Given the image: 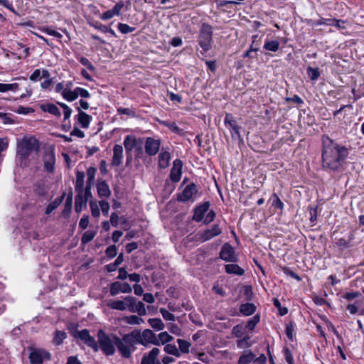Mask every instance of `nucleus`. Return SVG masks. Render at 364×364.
<instances>
[{"label":"nucleus","instance_id":"obj_1","mask_svg":"<svg viewBox=\"0 0 364 364\" xmlns=\"http://www.w3.org/2000/svg\"><path fill=\"white\" fill-rule=\"evenodd\" d=\"M323 167L333 171L338 170L343 165L346 157V150L333 143L326 135L322 136Z\"/></svg>","mask_w":364,"mask_h":364},{"label":"nucleus","instance_id":"obj_2","mask_svg":"<svg viewBox=\"0 0 364 364\" xmlns=\"http://www.w3.org/2000/svg\"><path fill=\"white\" fill-rule=\"evenodd\" d=\"M107 306L114 310L125 311L128 309L132 313L136 312L140 316L146 314L144 304L137 301V299L132 296H127L124 300H112L107 303Z\"/></svg>","mask_w":364,"mask_h":364},{"label":"nucleus","instance_id":"obj_3","mask_svg":"<svg viewBox=\"0 0 364 364\" xmlns=\"http://www.w3.org/2000/svg\"><path fill=\"white\" fill-rule=\"evenodd\" d=\"M117 336L112 333H107L105 331L100 329L97 332L98 350L100 349L107 356L114 354Z\"/></svg>","mask_w":364,"mask_h":364},{"label":"nucleus","instance_id":"obj_4","mask_svg":"<svg viewBox=\"0 0 364 364\" xmlns=\"http://www.w3.org/2000/svg\"><path fill=\"white\" fill-rule=\"evenodd\" d=\"M135 344H141L144 346L150 345L159 346L156 334L150 329H145L143 331L140 330H134L131 332Z\"/></svg>","mask_w":364,"mask_h":364},{"label":"nucleus","instance_id":"obj_5","mask_svg":"<svg viewBox=\"0 0 364 364\" xmlns=\"http://www.w3.org/2000/svg\"><path fill=\"white\" fill-rule=\"evenodd\" d=\"M131 332L125 334L122 338L117 336L116 347L122 357L129 358L135 350V343Z\"/></svg>","mask_w":364,"mask_h":364},{"label":"nucleus","instance_id":"obj_6","mask_svg":"<svg viewBox=\"0 0 364 364\" xmlns=\"http://www.w3.org/2000/svg\"><path fill=\"white\" fill-rule=\"evenodd\" d=\"M38 149V141L33 136L24 137L18 144L17 155L21 159H26L34 151Z\"/></svg>","mask_w":364,"mask_h":364},{"label":"nucleus","instance_id":"obj_7","mask_svg":"<svg viewBox=\"0 0 364 364\" xmlns=\"http://www.w3.org/2000/svg\"><path fill=\"white\" fill-rule=\"evenodd\" d=\"M212 36V26L207 23H203L200 29L198 41L200 48L204 51H207L210 49L213 42Z\"/></svg>","mask_w":364,"mask_h":364},{"label":"nucleus","instance_id":"obj_8","mask_svg":"<svg viewBox=\"0 0 364 364\" xmlns=\"http://www.w3.org/2000/svg\"><path fill=\"white\" fill-rule=\"evenodd\" d=\"M252 287L250 285L238 284L232 290V296L235 301L243 299L251 301L253 299Z\"/></svg>","mask_w":364,"mask_h":364},{"label":"nucleus","instance_id":"obj_9","mask_svg":"<svg viewBox=\"0 0 364 364\" xmlns=\"http://www.w3.org/2000/svg\"><path fill=\"white\" fill-rule=\"evenodd\" d=\"M75 338L81 340L85 344L90 347L95 352L98 351V345L95 338L90 336L87 329L76 331L73 333Z\"/></svg>","mask_w":364,"mask_h":364},{"label":"nucleus","instance_id":"obj_10","mask_svg":"<svg viewBox=\"0 0 364 364\" xmlns=\"http://www.w3.org/2000/svg\"><path fill=\"white\" fill-rule=\"evenodd\" d=\"M132 291V287L127 282H114L110 284V295L116 296L119 293L128 294Z\"/></svg>","mask_w":364,"mask_h":364},{"label":"nucleus","instance_id":"obj_11","mask_svg":"<svg viewBox=\"0 0 364 364\" xmlns=\"http://www.w3.org/2000/svg\"><path fill=\"white\" fill-rule=\"evenodd\" d=\"M160 146V139L147 137L145 141V151L149 156H154L159 152Z\"/></svg>","mask_w":364,"mask_h":364},{"label":"nucleus","instance_id":"obj_12","mask_svg":"<svg viewBox=\"0 0 364 364\" xmlns=\"http://www.w3.org/2000/svg\"><path fill=\"white\" fill-rule=\"evenodd\" d=\"M44 168L48 172H53L54 171V165L55 162V156L53 149H47L43 156Z\"/></svg>","mask_w":364,"mask_h":364},{"label":"nucleus","instance_id":"obj_13","mask_svg":"<svg viewBox=\"0 0 364 364\" xmlns=\"http://www.w3.org/2000/svg\"><path fill=\"white\" fill-rule=\"evenodd\" d=\"M160 353L158 348H153L149 353H145L141 361V364H160L157 358Z\"/></svg>","mask_w":364,"mask_h":364},{"label":"nucleus","instance_id":"obj_14","mask_svg":"<svg viewBox=\"0 0 364 364\" xmlns=\"http://www.w3.org/2000/svg\"><path fill=\"white\" fill-rule=\"evenodd\" d=\"M183 162L180 159L173 161V167L171 170L170 178L173 182H178L181 178Z\"/></svg>","mask_w":364,"mask_h":364},{"label":"nucleus","instance_id":"obj_15","mask_svg":"<svg viewBox=\"0 0 364 364\" xmlns=\"http://www.w3.org/2000/svg\"><path fill=\"white\" fill-rule=\"evenodd\" d=\"M50 354L43 350H33L29 355L31 364H42L44 358L50 359Z\"/></svg>","mask_w":364,"mask_h":364},{"label":"nucleus","instance_id":"obj_16","mask_svg":"<svg viewBox=\"0 0 364 364\" xmlns=\"http://www.w3.org/2000/svg\"><path fill=\"white\" fill-rule=\"evenodd\" d=\"M76 109L78 111V114L75 117V118L77 119L78 124L82 128L87 129L92 119V116L81 110V107H76Z\"/></svg>","mask_w":364,"mask_h":364},{"label":"nucleus","instance_id":"obj_17","mask_svg":"<svg viewBox=\"0 0 364 364\" xmlns=\"http://www.w3.org/2000/svg\"><path fill=\"white\" fill-rule=\"evenodd\" d=\"M196 186L194 183L187 185L183 191L178 195V200L186 202L190 200L196 193Z\"/></svg>","mask_w":364,"mask_h":364},{"label":"nucleus","instance_id":"obj_18","mask_svg":"<svg viewBox=\"0 0 364 364\" xmlns=\"http://www.w3.org/2000/svg\"><path fill=\"white\" fill-rule=\"evenodd\" d=\"M221 232V230L218 225H215L213 228L206 230L202 232L198 233L199 239L202 242L208 241L212 239L213 237L218 235Z\"/></svg>","mask_w":364,"mask_h":364},{"label":"nucleus","instance_id":"obj_19","mask_svg":"<svg viewBox=\"0 0 364 364\" xmlns=\"http://www.w3.org/2000/svg\"><path fill=\"white\" fill-rule=\"evenodd\" d=\"M123 147L122 145L116 144L113 148V157L112 164L114 166H119L122 163Z\"/></svg>","mask_w":364,"mask_h":364},{"label":"nucleus","instance_id":"obj_20","mask_svg":"<svg viewBox=\"0 0 364 364\" xmlns=\"http://www.w3.org/2000/svg\"><path fill=\"white\" fill-rule=\"evenodd\" d=\"M209 203H204L195 209L193 219L197 222L202 221L205 217V214L208 211Z\"/></svg>","mask_w":364,"mask_h":364},{"label":"nucleus","instance_id":"obj_21","mask_svg":"<svg viewBox=\"0 0 364 364\" xmlns=\"http://www.w3.org/2000/svg\"><path fill=\"white\" fill-rule=\"evenodd\" d=\"M158 158L159 166L160 168H166L169 166L171 156L170 153L167 150H165L164 148L161 149V151Z\"/></svg>","mask_w":364,"mask_h":364},{"label":"nucleus","instance_id":"obj_22","mask_svg":"<svg viewBox=\"0 0 364 364\" xmlns=\"http://www.w3.org/2000/svg\"><path fill=\"white\" fill-rule=\"evenodd\" d=\"M97 191L100 198H108L111 195L109 187L105 181H98L97 184Z\"/></svg>","mask_w":364,"mask_h":364},{"label":"nucleus","instance_id":"obj_23","mask_svg":"<svg viewBox=\"0 0 364 364\" xmlns=\"http://www.w3.org/2000/svg\"><path fill=\"white\" fill-rule=\"evenodd\" d=\"M256 309L257 306L253 303L247 302L240 306L239 311L240 314L249 316L254 314Z\"/></svg>","mask_w":364,"mask_h":364},{"label":"nucleus","instance_id":"obj_24","mask_svg":"<svg viewBox=\"0 0 364 364\" xmlns=\"http://www.w3.org/2000/svg\"><path fill=\"white\" fill-rule=\"evenodd\" d=\"M77 194L75 199V210L77 213L82 210V208L86 207L87 201L84 199L83 192H77Z\"/></svg>","mask_w":364,"mask_h":364},{"label":"nucleus","instance_id":"obj_25","mask_svg":"<svg viewBox=\"0 0 364 364\" xmlns=\"http://www.w3.org/2000/svg\"><path fill=\"white\" fill-rule=\"evenodd\" d=\"M136 138L134 135H128L124 140V145L127 153H130L136 146Z\"/></svg>","mask_w":364,"mask_h":364},{"label":"nucleus","instance_id":"obj_26","mask_svg":"<svg viewBox=\"0 0 364 364\" xmlns=\"http://www.w3.org/2000/svg\"><path fill=\"white\" fill-rule=\"evenodd\" d=\"M245 273V267L240 266L236 262L229 263V274H233L236 276H242Z\"/></svg>","mask_w":364,"mask_h":364},{"label":"nucleus","instance_id":"obj_27","mask_svg":"<svg viewBox=\"0 0 364 364\" xmlns=\"http://www.w3.org/2000/svg\"><path fill=\"white\" fill-rule=\"evenodd\" d=\"M255 359V354H254L251 350H246L240 357L238 364H250V363L254 362Z\"/></svg>","mask_w":364,"mask_h":364},{"label":"nucleus","instance_id":"obj_28","mask_svg":"<svg viewBox=\"0 0 364 364\" xmlns=\"http://www.w3.org/2000/svg\"><path fill=\"white\" fill-rule=\"evenodd\" d=\"M41 108L43 111L48 112L56 117H60L61 115L60 109L54 104L48 103L46 105H42Z\"/></svg>","mask_w":364,"mask_h":364},{"label":"nucleus","instance_id":"obj_29","mask_svg":"<svg viewBox=\"0 0 364 364\" xmlns=\"http://www.w3.org/2000/svg\"><path fill=\"white\" fill-rule=\"evenodd\" d=\"M84 178H85L84 172L77 171V174H76V181H75V186L76 192H83Z\"/></svg>","mask_w":364,"mask_h":364},{"label":"nucleus","instance_id":"obj_30","mask_svg":"<svg viewBox=\"0 0 364 364\" xmlns=\"http://www.w3.org/2000/svg\"><path fill=\"white\" fill-rule=\"evenodd\" d=\"M148 323L150 325V326L155 329L156 331H162L165 327V325L161 318H149Z\"/></svg>","mask_w":364,"mask_h":364},{"label":"nucleus","instance_id":"obj_31","mask_svg":"<svg viewBox=\"0 0 364 364\" xmlns=\"http://www.w3.org/2000/svg\"><path fill=\"white\" fill-rule=\"evenodd\" d=\"M63 97L67 101L72 102L77 98V87L73 90L65 89L62 92Z\"/></svg>","mask_w":364,"mask_h":364},{"label":"nucleus","instance_id":"obj_32","mask_svg":"<svg viewBox=\"0 0 364 364\" xmlns=\"http://www.w3.org/2000/svg\"><path fill=\"white\" fill-rule=\"evenodd\" d=\"M96 235H97V230H88L85 231L81 237V242L83 245H85V244L90 242V241H92L94 239V237H95Z\"/></svg>","mask_w":364,"mask_h":364},{"label":"nucleus","instance_id":"obj_33","mask_svg":"<svg viewBox=\"0 0 364 364\" xmlns=\"http://www.w3.org/2000/svg\"><path fill=\"white\" fill-rule=\"evenodd\" d=\"M67 334L63 331H56L55 332V335L53 339V343L56 345L59 346L61 345L63 343V341L66 338Z\"/></svg>","mask_w":364,"mask_h":364},{"label":"nucleus","instance_id":"obj_34","mask_svg":"<svg viewBox=\"0 0 364 364\" xmlns=\"http://www.w3.org/2000/svg\"><path fill=\"white\" fill-rule=\"evenodd\" d=\"M19 87V84L17 82L6 84L0 83V92H6L9 91L15 92Z\"/></svg>","mask_w":364,"mask_h":364},{"label":"nucleus","instance_id":"obj_35","mask_svg":"<svg viewBox=\"0 0 364 364\" xmlns=\"http://www.w3.org/2000/svg\"><path fill=\"white\" fill-rule=\"evenodd\" d=\"M89 203L92 215L94 218H99L100 215V207L99 205V202L97 203L95 200H90Z\"/></svg>","mask_w":364,"mask_h":364},{"label":"nucleus","instance_id":"obj_36","mask_svg":"<svg viewBox=\"0 0 364 364\" xmlns=\"http://www.w3.org/2000/svg\"><path fill=\"white\" fill-rule=\"evenodd\" d=\"M124 321L130 325H140L144 322L142 318L136 315L126 316Z\"/></svg>","mask_w":364,"mask_h":364},{"label":"nucleus","instance_id":"obj_37","mask_svg":"<svg viewBox=\"0 0 364 364\" xmlns=\"http://www.w3.org/2000/svg\"><path fill=\"white\" fill-rule=\"evenodd\" d=\"M262 43V36H259L258 34L254 35L252 36V42L250 46L251 50H254V52H257L259 49V46Z\"/></svg>","mask_w":364,"mask_h":364},{"label":"nucleus","instance_id":"obj_38","mask_svg":"<svg viewBox=\"0 0 364 364\" xmlns=\"http://www.w3.org/2000/svg\"><path fill=\"white\" fill-rule=\"evenodd\" d=\"M173 339V336L169 335L166 331L160 333L157 337V340L159 342V345L167 343L171 341Z\"/></svg>","mask_w":364,"mask_h":364},{"label":"nucleus","instance_id":"obj_39","mask_svg":"<svg viewBox=\"0 0 364 364\" xmlns=\"http://www.w3.org/2000/svg\"><path fill=\"white\" fill-rule=\"evenodd\" d=\"M164 351L170 355H173L176 357H179L181 353L175 345L166 344L164 347Z\"/></svg>","mask_w":364,"mask_h":364},{"label":"nucleus","instance_id":"obj_40","mask_svg":"<svg viewBox=\"0 0 364 364\" xmlns=\"http://www.w3.org/2000/svg\"><path fill=\"white\" fill-rule=\"evenodd\" d=\"M279 47V43L277 41H266L264 45V48L267 50L276 52Z\"/></svg>","mask_w":364,"mask_h":364},{"label":"nucleus","instance_id":"obj_41","mask_svg":"<svg viewBox=\"0 0 364 364\" xmlns=\"http://www.w3.org/2000/svg\"><path fill=\"white\" fill-rule=\"evenodd\" d=\"M177 343L178 344V346H179V351L181 352V353H187L189 352V348L191 346V343L187 341H185V340H183V339H181V338H178L177 340Z\"/></svg>","mask_w":364,"mask_h":364},{"label":"nucleus","instance_id":"obj_42","mask_svg":"<svg viewBox=\"0 0 364 364\" xmlns=\"http://www.w3.org/2000/svg\"><path fill=\"white\" fill-rule=\"evenodd\" d=\"M307 74L309 75V77H310V79L311 80H316L319 76H320V71H319V69L318 68H313L311 67H308L307 68Z\"/></svg>","mask_w":364,"mask_h":364},{"label":"nucleus","instance_id":"obj_43","mask_svg":"<svg viewBox=\"0 0 364 364\" xmlns=\"http://www.w3.org/2000/svg\"><path fill=\"white\" fill-rule=\"evenodd\" d=\"M118 29L122 33L127 34L133 32L135 30V28L131 27L126 23H119Z\"/></svg>","mask_w":364,"mask_h":364},{"label":"nucleus","instance_id":"obj_44","mask_svg":"<svg viewBox=\"0 0 364 364\" xmlns=\"http://www.w3.org/2000/svg\"><path fill=\"white\" fill-rule=\"evenodd\" d=\"M259 322V316L255 315L252 318H251L247 323L245 328H247L250 330H253L256 325Z\"/></svg>","mask_w":364,"mask_h":364},{"label":"nucleus","instance_id":"obj_45","mask_svg":"<svg viewBox=\"0 0 364 364\" xmlns=\"http://www.w3.org/2000/svg\"><path fill=\"white\" fill-rule=\"evenodd\" d=\"M250 339L249 336H245L242 338L238 339L237 341V346L240 348H249L252 346V343L248 341Z\"/></svg>","mask_w":364,"mask_h":364},{"label":"nucleus","instance_id":"obj_46","mask_svg":"<svg viewBox=\"0 0 364 364\" xmlns=\"http://www.w3.org/2000/svg\"><path fill=\"white\" fill-rule=\"evenodd\" d=\"M72 205H73V199L72 196H68L66 199L65 203V208L63 210V215H69L71 213L72 210Z\"/></svg>","mask_w":364,"mask_h":364},{"label":"nucleus","instance_id":"obj_47","mask_svg":"<svg viewBox=\"0 0 364 364\" xmlns=\"http://www.w3.org/2000/svg\"><path fill=\"white\" fill-rule=\"evenodd\" d=\"M160 313L166 321H174L176 320V316L164 308L160 309Z\"/></svg>","mask_w":364,"mask_h":364},{"label":"nucleus","instance_id":"obj_48","mask_svg":"<svg viewBox=\"0 0 364 364\" xmlns=\"http://www.w3.org/2000/svg\"><path fill=\"white\" fill-rule=\"evenodd\" d=\"M273 304L275 306V307L277 308L279 315L284 316L288 313L287 308L282 307L278 299L274 298L273 300Z\"/></svg>","mask_w":364,"mask_h":364},{"label":"nucleus","instance_id":"obj_49","mask_svg":"<svg viewBox=\"0 0 364 364\" xmlns=\"http://www.w3.org/2000/svg\"><path fill=\"white\" fill-rule=\"evenodd\" d=\"M245 329V328L242 325L239 324V325L235 326L232 328V333L235 336H236L237 338H240L244 334Z\"/></svg>","mask_w":364,"mask_h":364},{"label":"nucleus","instance_id":"obj_50","mask_svg":"<svg viewBox=\"0 0 364 364\" xmlns=\"http://www.w3.org/2000/svg\"><path fill=\"white\" fill-rule=\"evenodd\" d=\"M99 205L102 210V213L104 215L107 216L109 214V204L106 200H102L99 201Z\"/></svg>","mask_w":364,"mask_h":364},{"label":"nucleus","instance_id":"obj_51","mask_svg":"<svg viewBox=\"0 0 364 364\" xmlns=\"http://www.w3.org/2000/svg\"><path fill=\"white\" fill-rule=\"evenodd\" d=\"M106 255L109 258L114 257L117 254V249L115 245H109L105 250Z\"/></svg>","mask_w":364,"mask_h":364},{"label":"nucleus","instance_id":"obj_52","mask_svg":"<svg viewBox=\"0 0 364 364\" xmlns=\"http://www.w3.org/2000/svg\"><path fill=\"white\" fill-rule=\"evenodd\" d=\"M42 31L50 35V36H54L55 38H62V34L60 33L59 32L56 31H54L53 29H51L50 28H48V27H44L42 28Z\"/></svg>","mask_w":364,"mask_h":364},{"label":"nucleus","instance_id":"obj_53","mask_svg":"<svg viewBox=\"0 0 364 364\" xmlns=\"http://www.w3.org/2000/svg\"><path fill=\"white\" fill-rule=\"evenodd\" d=\"M60 201H58L57 200L50 203L46 208L45 213L46 215L50 214L58 206L60 205Z\"/></svg>","mask_w":364,"mask_h":364},{"label":"nucleus","instance_id":"obj_54","mask_svg":"<svg viewBox=\"0 0 364 364\" xmlns=\"http://www.w3.org/2000/svg\"><path fill=\"white\" fill-rule=\"evenodd\" d=\"M79 61L82 65L87 67V68L88 70H90V71L95 70V67L93 66V65L91 63V62L87 58L81 57L80 58Z\"/></svg>","mask_w":364,"mask_h":364},{"label":"nucleus","instance_id":"obj_55","mask_svg":"<svg viewBox=\"0 0 364 364\" xmlns=\"http://www.w3.org/2000/svg\"><path fill=\"white\" fill-rule=\"evenodd\" d=\"M238 260L237 255L235 253L234 248L229 245V263L237 262Z\"/></svg>","mask_w":364,"mask_h":364},{"label":"nucleus","instance_id":"obj_56","mask_svg":"<svg viewBox=\"0 0 364 364\" xmlns=\"http://www.w3.org/2000/svg\"><path fill=\"white\" fill-rule=\"evenodd\" d=\"M117 112L119 114H126L132 117H134L135 115L134 111L129 108L119 107L117 109Z\"/></svg>","mask_w":364,"mask_h":364},{"label":"nucleus","instance_id":"obj_57","mask_svg":"<svg viewBox=\"0 0 364 364\" xmlns=\"http://www.w3.org/2000/svg\"><path fill=\"white\" fill-rule=\"evenodd\" d=\"M89 225V217L87 215L82 216L79 222V228L82 230L86 229Z\"/></svg>","mask_w":364,"mask_h":364},{"label":"nucleus","instance_id":"obj_58","mask_svg":"<svg viewBox=\"0 0 364 364\" xmlns=\"http://www.w3.org/2000/svg\"><path fill=\"white\" fill-rule=\"evenodd\" d=\"M272 205L279 209H282L284 207L283 203L276 193L273 194Z\"/></svg>","mask_w":364,"mask_h":364},{"label":"nucleus","instance_id":"obj_59","mask_svg":"<svg viewBox=\"0 0 364 364\" xmlns=\"http://www.w3.org/2000/svg\"><path fill=\"white\" fill-rule=\"evenodd\" d=\"M168 328L173 334L181 336V329L176 323H170Z\"/></svg>","mask_w":364,"mask_h":364},{"label":"nucleus","instance_id":"obj_60","mask_svg":"<svg viewBox=\"0 0 364 364\" xmlns=\"http://www.w3.org/2000/svg\"><path fill=\"white\" fill-rule=\"evenodd\" d=\"M77 97L79 96L83 98H89L90 97V94L87 90L79 87H77Z\"/></svg>","mask_w":364,"mask_h":364},{"label":"nucleus","instance_id":"obj_61","mask_svg":"<svg viewBox=\"0 0 364 364\" xmlns=\"http://www.w3.org/2000/svg\"><path fill=\"white\" fill-rule=\"evenodd\" d=\"M124 7V3L123 1H119L117 2L114 6V7L112 8V9H111L112 11V12L116 15V16H119L120 14V11L122 10V9Z\"/></svg>","mask_w":364,"mask_h":364},{"label":"nucleus","instance_id":"obj_62","mask_svg":"<svg viewBox=\"0 0 364 364\" xmlns=\"http://www.w3.org/2000/svg\"><path fill=\"white\" fill-rule=\"evenodd\" d=\"M215 218V213L213 211H209L206 213L203 221L205 224H208L213 220Z\"/></svg>","mask_w":364,"mask_h":364},{"label":"nucleus","instance_id":"obj_63","mask_svg":"<svg viewBox=\"0 0 364 364\" xmlns=\"http://www.w3.org/2000/svg\"><path fill=\"white\" fill-rule=\"evenodd\" d=\"M41 78V71L40 69L35 70L30 76V80L32 81H38Z\"/></svg>","mask_w":364,"mask_h":364},{"label":"nucleus","instance_id":"obj_64","mask_svg":"<svg viewBox=\"0 0 364 364\" xmlns=\"http://www.w3.org/2000/svg\"><path fill=\"white\" fill-rule=\"evenodd\" d=\"M109 222L113 227H117L119 224V216L117 213H112L111 214Z\"/></svg>","mask_w":364,"mask_h":364}]
</instances>
